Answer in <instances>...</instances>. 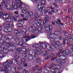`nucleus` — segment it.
Returning a JSON list of instances; mask_svg holds the SVG:
<instances>
[{
    "label": "nucleus",
    "mask_w": 73,
    "mask_h": 73,
    "mask_svg": "<svg viewBox=\"0 0 73 73\" xmlns=\"http://www.w3.org/2000/svg\"><path fill=\"white\" fill-rule=\"evenodd\" d=\"M43 72L44 73H48L49 72V71L48 69H45L44 70Z\"/></svg>",
    "instance_id": "obj_37"
},
{
    "label": "nucleus",
    "mask_w": 73,
    "mask_h": 73,
    "mask_svg": "<svg viewBox=\"0 0 73 73\" xmlns=\"http://www.w3.org/2000/svg\"><path fill=\"white\" fill-rule=\"evenodd\" d=\"M52 24L54 25L55 24H57L59 27H61V25H64V23H61V20L59 18H58L56 21H52Z\"/></svg>",
    "instance_id": "obj_9"
},
{
    "label": "nucleus",
    "mask_w": 73,
    "mask_h": 73,
    "mask_svg": "<svg viewBox=\"0 0 73 73\" xmlns=\"http://www.w3.org/2000/svg\"><path fill=\"white\" fill-rule=\"evenodd\" d=\"M24 50H25V52H29V48H26L25 49H24Z\"/></svg>",
    "instance_id": "obj_53"
},
{
    "label": "nucleus",
    "mask_w": 73,
    "mask_h": 73,
    "mask_svg": "<svg viewBox=\"0 0 73 73\" xmlns=\"http://www.w3.org/2000/svg\"><path fill=\"white\" fill-rule=\"evenodd\" d=\"M44 56H47L48 54V51L46 50L45 51V53L44 54Z\"/></svg>",
    "instance_id": "obj_39"
},
{
    "label": "nucleus",
    "mask_w": 73,
    "mask_h": 73,
    "mask_svg": "<svg viewBox=\"0 0 73 73\" xmlns=\"http://www.w3.org/2000/svg\"><path fill=\"white\" fill-rule=\"evenodd\" d=\"M26 39H25L26 42H27L30 40H31L32 38H35V36H33L32 35H31L28 36H25Z\"/></svg>",
    "instance_id": "obj_14"
},
{
    "label": "nucleus",
    "mask_w": 73,
    "mask_h": 73,
    "mask_svg": "<svg viewBox=\"0 0 73 73\" xmlns=\"http://www.w3.org/2000/svg\"><path fill=\"white\" fill-rule=\"evenodd\" d=\"M9 16L11 17L12 18V17H13V15L12 14H9Z\"/></svg>",
    "instance_id": "obj_61"
},
{
    "label": "nucleus",
    "mask_w": 73,
    "mask_h": 73,
    "mask_svg": "<svg viewBox=\"0 0 73 73\" xmlns=\"http://www.w3.org/2000/svg\"><path fill=\"white\" fill-rule=\"evenodd\" d=\"M32 70H33V72H35V71H36V69L35 67H34L32 68Z\"/></svg>",
    "instance_id": "obj_44"
},
{
    "label": "nucleus",
    "mask_w": 73,
    "mask_h": 73,
    "mask_svg": "<svg viewBox=\"0 0 73 73\" xmlns=\"http://www.w3.org/2000/svg\"><path fill=\"white\" fill-rule=\"evenodd\" d=\"M21 64L22 65H24L27 61V58H21Z\"/></svg>",
    "instance_id": "obj_18"
},
{
    "label": "nucleus",
    "mask_w": 73,
    "mask_h": 73,
    "mask_svg": "<svg viewBox=\"0 0 73 73\" xmlns=\"http://www.w3.org/2000/svg\"><path fill=\"white\" fill-rule=\"evenodd\" d=\"M42 68L41 67H40L38 68V71L39 73H41L42 72Z\"/></svg>",
    "instance_id": "obj_38"
},
{
    "label": "nucleus",
    "mask_w": 73,
    "mask_h": 73,
    "mask_svg": "<svg viewBox=\"0 0 73 73\" xmlns=\"http://www.w3.org/2000/svg\"><path fill=\"white\" fill-rule=\"evenodd\" d=\"M1 4H2V7L4 8H7L8 9H11V7L9 4L6 3L5 1L3 0L1 3Z\"/></svg>",
    "instance_id": "obj_8"
},
{
    "label": "nucleus",
    "mask_w": 73,
    "mask_h": 73,
    "mask_svg": "<svg viewBox=\"0 0 73 73\" xmlns=\"http://www.w3.org/2000/svg\"><path fill=\"white\" fill-rule=\"evenodd\" d=\"M15 61V66H18L20 64L19 61L18 60H15L12 59L11 61L10 60H7L6 62L3 63V65L4 66L5 68L3 70V72H5V73H9L8 72V68H9L11 66H12L13 65V61Z\"/></svg>",
    "instance_id": "obj_4"
},
{
    "label": "nucleus",
    "mask_w": 73,
    "mask_h": 73,
    "mask_svg": "<svg viewBox=\"0 0 73 73\" xmlns=\"http://www.w3.org/2000/svg\"><path fill=\"white\" fill-rule=\"evenodd\" d=\"M59 39L60 40H62V37L61 36H59Z\"/></svg>",
    "instance_id": "obj_64"
},
{
    "label": "nucleus",
    "mask_w": 73,
    "mask_h": 73,
    "mask_svg": "<svg viewBox=\"0 0 73 73\" xmlns=\"http://www.w3.org/2000/svg\"><path fill=\"white\" fill-rule=\"evenodd\" d=\"M45 4H46V1H45V0H41V3H39L38 6L39 5H39H40V6H42V5H45Z\"/></svg>",
    "instance_id": "obj_23"
},
{
    "label": "nucleus",
    "mask_w": 73,
    "mask_h": 73,
    "mask_svg": "<svg viewBox=\"0 0 73 73\" xmlns=\"http://www.w3.org/2000/svg\"><path fill=\"white\" fill-rule=\"evenodd\" d=\"M24 5V4L22 3L21 0H15V2H12V6L13 7L14 9H17Z\"/></svg>",
    "instance_id": "obj_5"
},
{
    "label": "nucleus",
    "mask_w": 73,
    "mask_h": 73,
    "mask_svg": "<svg viewBox=\"0 0 73 73\" xmlns=\"http://www.w3.org/2000/svg\"><path fill=\"white\" fill-rule=\"evenodd\" d=\"M38 13L37 11H36L34 14V16L35 17L33 18V19L35 20H36L38 17Z\"/></svg>",
    "instance_id": "obj_20"
},
{
    "label": "nucleus",
    "mask_w": 73,
    "mask_h": 73,
    "mask_svg": "<svg viewBox=\"0 0 73 73\" xmlns=\"http://www.w3.org/2000/svg\"><path fill=\"white\" fill-rule=\"evenodd\" d=\"M54 65L56 67V68H55V69H57V71L58 73H61V72H60V68H61V66L58 65H57V64H54Z\"/></svg>",
    "instance_id": "obj_15"
},
{
    "label": "nucleus",
    "mask_w": 73,
    "mask_h": 73,
    "mask_svg": "<svg viewBox=\"0 0 73 73\" xmlns=\"http://www.w3.org/2000/svg\"><path fill=\"white\" fill-rule=\"evenodd\" d=\"M54 10H51V11H49L48 13V15H51L52 14V13H54Z\"/></svg>",
    "instance_id": "obj_40"
},
{
    "label": "nucleus",
    "mask_w": 73,
    "mask_h": 73,
    "mask_svg": "<svg viewBox=\"0 0 73 73\" xmlns=\"http://www.w3.org/2000/svg\"><path fill=\"white\" fill-rule=\"evenodd\" d=\"M57 69H56V68H54L53 69H51L50 71V72H52V73H54V72L56 73H58L57 71Z\"/></svg>",
    "instance_id": "obj_25"
},
{
    "label": "nucleus",
    "mask_w": 73,
    "mask_h": 73,
    "mask_svg": "<svg viewBox=\"0 0 73 73\" xmlns=\"http://www.w3.org/2000/svg\"><path fill=\"white\" fill-rule=\"evenodd\" d=\"M14 58L16 60H18L19 58V54H15L14 55Z\"/></svg>",
    "instance_id": "obj_29"
},
{
    "label": "nucleus",
    "mask_w": 73,
    "mask_h": 73,
    "mask_svg": "<svg viewBox=\"0 0 73 73\" xmlns=\"http://www.w3.org/2000/svg\"><path fill=\"white\" fill-rule=\"evenodd\" d=\"M16 32H16L15 33L16 36H19L20 35V32L18 30H16Z\"/></svg>",
    "instance_id": "obj_34"
},
{
    "label": "nucleus",
    "mask_w": 73,
    "mask_h": 73,
    "mask_svg": "<svg viewBox=\"0 0 73 73\" xmlns=\"http://www.w3.org/2000/svg\"><path fill=\"white\" fill-rule=\"evenodd\" d=\"M18 25L21 27H23V24H22L21 23H18Z\"/></svg>",
    "instance_id": "obj_46"
},
{
    "label": "nucleus",
    "mask_w": 73,
    "mask_h": 73,
    "mask_svg": "<svg viewBox=\"0 0 73 73\" xmlns=\"http://www.w3.org/2000/svg\"><path fill=\"white\" fill-rule=\"evenodd\" d=\"M54 12H55V13H58V9H56L54 10Z\"/></svg>",
    "instance_id": "obj_48"
},
{
    "label": "nucleus",
    "mask_w": 73,
    "mask_h": 73,
    "mask_svg": "<svg viewBox=\"0 0 73 73\" xmlns=\"http://www.w3.org/2000/svg\"><path fill=\"white\" fill-rule=\"evenodd\" d=\"M22 47H21V48H19L18 47L16 50V51H17V52H21V51H22V52H23L24 51H23V49Z\"/></svg>",
    "instance_id": "obj_27"
},
{
    "label": "nucleus",
    "mask_w": 73,
    "mask_h": 73,
    "mask_svg": "<svg viewBox=\"0 0 73 73\" xmlns=\"http://www.w3.org/2000/svg\"><path fill=\"white\" fill-rule=\"evenodd\" d=\"M34 21L33 20H31L29 21V23L31 25H34Z\"/></svg>",
    "instance_id": "obj_33"
},
{
    "label": "nucleus",
    "mask_w": 73,
    "mask_h": 73,
    "mask_svg": "<svg viewBox=\"0 0 73 73\" xmlns=\"http://www.w3.org/2000/svg\"><path fill=\"white\" fill-rule=\"evenodd\" d=\"M54 35L53 34H50L49 36L50 38H51L52 37H54Z\"/></svg>",
    "instance_id": "obj_47"
},
{
    "label": "nucleus",
    "mask_w": 73,
    "mask_h": 73,
    "mask_svg": "<svg viewBox=\"0 0 73 73\" xmlns=\"http://www.w3.org/2000/svg\"><path fill=\"white\" fill-rule=\"evenodd\" d=\"M31 46L33 48H35V49H37L38 51H40L38 50L39 46V47H41L42 48H47L49 53H51L54 50V48H53V46H50V44L49 43H40L39 44V45L38 43L32 44H31Z\"/></svg>",
    "instance_id": "obj_3"
},
{
    "label": "nucleus",
    "mask_w": 73,
    "mask_h": 73,
    "mask_svg": "<svg viewBox=\"0 0 73 73\" xmlns=\"http://www.w3.org/2000/svg\"><path fill=\"white\" fill-rule=\"evenodd\" d=\"M23 54V57H28V56H29V54H28V53L27 52L25 51V50L24 51Z\"/></svg>",
    "instance_id": "obj_21"
},
{
    "label": "nucleus",
    "mask_w": 73,
    "mask_h": 73,
    "mask_svg": "<svg viewBox=\"0 0 73 73\" xmlns=\"http://www.w3.org/2000/svg\"><path fill=\"white\" fill-rule=\"evenodd\" d=\"M29 72L28 71L26 70H24L23 71V73H28Z\"/></svg>",
    "instance_id": "obj_51"
},
{
    "label": "nucleus",
    "mask_w": 73,
    "mask_h": 73,
    "mask_svg": "<svg viewBox=\"0 0 73 73\" xmlns=\"http://www.w3.org/2000/svg\"><path fill=\"white\" fill-rule=\"evenodd\" d=\"M40 59L38 58H37L36 59V62L37 63H39V62H40Z\"/></svg>",
    "instance_id": "obj_42"
},
{
    "label": "nucleus",
    "mask_w": 73,
    "mask_h": 73,
    "mask_svg": "<svg viewBox=\"0 0 73 73\" xmlns=\"http://www.w3.org/2000/svg\"><path fill=\"white\" fill-rule=\"evenodd\" d=\"M56 62L57 63L59 64L60 63V65H62V64H64L65 62V61L63 59H62L60 60L59 59L56 60Z\"/></svg>",
    "instance_id": "obj_16"
},
{
    "label": "nucleus",
    "mask_w": 73,
    "mask_h": 73,
    "mask_svg": "<svg viewBox=\"0 0 73 73\" xmlns=\"http://www.w3.org/2000/svg\"><path fill=\"white\" fill-rule=\"evenodd\" d=\"M3 38V35H2V34L0 33V38Z\"/></svg>",
    "instance_id": "obj_62"
},
{
    "label": "nucleus",
    "mask_w": 73,
    "mask_h": 73,
    "mask_svg": "<svg viewBox=\"0 0 73 73\" xmlns=\"http://www.w3.org/2000/svg\"><path fill=\"white\" fill-rule=\"evenodd\" d=\"M57 58V57L56 56L55 57H54L52 58L51 59V62H53L54 60H55V59H56Z\"/></svg>",
    "instance_id": "obj_36"
},
{
    "label": "nucleus",
    "mask_w": 73,
    "mask_h": 73,
    "mask_svg": "<svg viewBox=\"0 0 73 73\" xmlns=\"http://www.w3.org/2000/svg\"><path fill=\"white\" fill-rule=\"evenodd\" d=\"M53 67V64H51L49 66V68H52Z\"/></svg>",
    "instance_id": "obj_50"
},
{
    "label": "nucleus",
    "mask_w": 73,
    "mask_h": 73,
    "mask_svg": "<svg viewBox=\"0 0 73 73\" xmlns=\"http://www.w3.org/2000/svg\"><path fill=\"white\" fill-rule=\"evenodd\" d=\"M16 17H12V19H13V20L14 21H17V19L16 18Z\"/></svg>",
    "instance_id": "obj_49"
},
{
    "label": "nucleus",
    "mask_w": 73,
    "mask_h": 73,
    "mask_svg": "<svg viewBox=\"0 0 73 73\" xmlns=\"http://www.w3.org/2000/svg\"><path fill=\"white\" fill-rule=\"evenodd\" d=\"M70 48L71 50H73V46H70Z\"/></svg>",
    "instance_id": "obj_55"
},
{
    "label": "nucleus",
    "mask_w": 73,
    "mask_h": 73,
    "mask_svg": "<svg viewBox=\"0 0 73 73\" xmlns=\"http://www.w3.org/2000/svg\"><path fill=\"white\" fill-rule=\"evenodd\" d=\"M28 66V64L27 63H26L24 64L23 65V67L25 68V67H27Z\"/></svg>",
    "instance_id": "obj_52"
},
{
    "label": "nucleus",
    "mask_w": 73,
    "mask_h": 73,
    "mask_svg": "<svg viewBox=\"0 0 73 73\" xmlns=\"http://www.w3.org/2000/svg\"><path fill=\"white\" fill-rule=\"evenodd\" d=\"M5 19L6 21L7 22H9V23H11L12 21V19L10 17H9V15H8V17L7 18H5Z\"/></svg>",
    "instance_id": "obj_19"
},
{
    "label": "nucleus",
    "mask_w": 73,
    "mask_h": 73,
    "mask_svg": "<svg viewBox=\"0 0 73 73\" xmlns=\"http://www.w3.org/2000/svg\"><path fill=\"white\" fill-rule=\"evenodd\" d=\"M41 51H38L37 49H35V52L34 56L30 55L28 59L29 61L31 60H34L36 59V58L38 57V54H41Z\"/></svg>",
    "instance_id": "obj_6"
},
{
    "label": "nucleus",
    "mask_w": 73,
    "mask_h": 73,
    "mask_svg": "<svg viewBox=\"0 0 73 73\" xmlns=\"http://www.w3.org/2000/svg\"><path fill=\"white\" fill-rule=\"evenodd\" d=\"M67 8L68 9V10H69V9H70V5H67Z\"/></svg>",
    "instance_id": "obj_57"
},
{
    "label": "nucleus",
    "mask_w": 73,
    "mask_h": 73,
    "mask_svg": "<svg viewBox=\"0 0 73 73\" xmlns=\"http://www.w3.org/2000/svg\"><path fill=\"white\" fill-rule=\"evenodd\" d=\"M53 4L55 7L56 8H57V4H56L55 3H53Z\"/></svg>",
    "instance_id": "obj_54"
},
{
    "label": "nucleus",
    "mask_w": 73,
    "mask_h": 73,
    "mask_svg": "<svg viewBox=\"0 0 73 73\" xmlns=\"http://www.w3.org/2000/svg\"><path fill=\"white\" fill-rule=\"evenodd\" d=\"M4 16L5 17H7V16H9V14H8L7 13H5L4 14H3V13L0 12V18H2V17H4Z\"/></svg>",
    "instance_id": "obj_17"
},
{
    "label": "nucleus",
    "mask_w": 73,
    "mask_h": 73,
    "mask_svg": "<svg viewBox=\"0 0 73 73\" xmlns=\"http://www.w3.org/2000/svg\"><path fill=\"white\" fill-rule=\"evenodd\" d=\"M25 8H22V9H21L22 13H24V14H26V13H27L28 16H29L31 17H33V13H32V11H29V12H27V11L25 10Z\"/></svg>",
    "instance_id": "obj_10"
},
{
    "label": "nucleus",
    "mask_w": 73,
    "mask_h": 73,
    "mask_svg": "<svg viewBox=\"0 0 73 73\" xmlns=\"http://www.w3.org/2000/svg\"><path fill=\"white\" fill-rule=\"evenodd\" d=\"M20 16L22 17H24L23 19H18V22H20V23H22L23 24H24V21H27L28 20V17H26L24 18V15L23 14H20Z\"/></svg>",
    "instance_id": "obj_11"
},
{
    "label": "nucleus",
    "mask_w": 73,
    "mask_h": 73,
    "mask_svg": "<svg viewBox=\"0 0 73 73\" xmlns=\"http://www.w3.org/2000/svg\"><path fill=\"white\" fill-rule=\"evenodd\" d=\"M9 41V39H6L5 40V42L4 41V40L3 39H1L0 40V43L1 44H4L5 42H8Z\"/></svg>",
    "instance_id": "obj_26"
},
{
    "label": "nucleus",
    "mask_w": 73,
    "mask_h": 73,
    "mask_svg": "<svg viewBox=\"0 0 73 73\" xmlns=\"http://www.w3.org/2000/svg\"><path fill=\"white\" fill-rule=\"evenodd\" d=\"M6 48H5L4 47H2V46L1 45V44H0V52H1V51L2 52H4V50H7L8 49V48H7V46H6Z\"/></svg>",
    "instance_id": "obj_22"
},
{
    "label": "nucleus",
    "mask_w": 73,
    "mask_h": 73,
    "mask_svg": "<svg viewBox=\"0 0 73 73\" xmlns=\"http://www.w3.org/2000/svg\"><path fill=\"white\" fill-rule=\"evenodd\" d=\"M62 0H56L55 1V2L56 3H59V4H62Z\"/></svg>",
    "instance_id": "obj_32"
},
{
    "label": "nucleus",
    "mask_w": 73,
    "mask_h": 73,
    "mask_svg": "<svg viewBox=\"0 0 73 73\" xmlns=\"http://www.w3.org/2000/svg\"><path fill=\"white\" fill-rule=\"evenodd\" d=\"M48 68V65H47V64H46L44 66V69H46V68Z\"/></svg>",
    "instance_id": "obj_63"
},
{
    "label": "nucleus",
    "mask_w": 73,
    "mask_h": 73,
    "mask_svg": "<svg viewBox=\"0 0 73 73\" xmlns=\"http://www.w3.org/2000/svg\"><path fill=\"white\" fill-rule=\"evenodd\" d=\"M54 34L55 35H56V36H58V35H60V34H61L60 32L58 31H55L54 32Z\"/></svg>",
    "instance_id": "obj_30"
},
{
    "label": "nucleus",
    "mask_w": 73,
    "mask_h": 73,
    "mask_svg": "<svg viewBox=\"0 0 73 73\" xmlns=\"http://www.w3.org/2000/svg\"><path fill=\"white\" fill-rule=\"evenodd\" d=\"M65 39V40H66L67 41H68V40H69V38L68 37H66Z\"/></svg>",
    "instance_id": "obj_59"
},
{
    "label": "nucleus",
    "mask_w": 73,
    "mask_h": 73,
    "mask_svg": "<svg viewBox=\"0 0 73 73\" xmlns=\"http://www.w3.org/2000/svg\"><path fill=\"white\" fill-rule=\"evenodd\" d=\"M62 44L63 45H65V44H66V40H65V38H64L62 39Z\"/></svg>",
    "instance_id": "obj_35"
},
{
    "label": "nucleus",
    "mask_w": 73,
    "mask_h": 73,
    "mask_svg": "<svg viewBox=\"0 0 73 73\" xmlns=\"http://www.w3.org/2000/svg\"><path fill=\"white\" fill-rule=\"evenodd\" d=\"M14 40L15 42H19V38L17 37H16L15 38H14Z\"/></svg>",
    "instance_id": "obj_31"
},
{
    "label": "nucleus",
    "mask_w": 73,
    "mask_h": 73,
    "mask_svg": "<svg viewBox=\"0 0 73 73\" xmlns=\"http://www.w3.org/2000/svg\"><path fill=\"white\" fill-rule=\"evenodd\" d=\"M51 19V17L46 15L45 17V19L43 21L41 20H37V22L38 24V25H36V27L34 30L33 29V27H31L30 28V29H31L33 33H37L39 32V31H41L42 29H46V31L47 33H51L52 26V25H49L50 23L49 20Z\"/></svg>",
    "instance_id": "obj_1"
},
{
    "label": "nucleus",
    "mask_w": 73,
    "mask_h": 73,
    "mask_svg": "<svg viewBox=\"0 0 73 73\" xmlns=\"http://www.w3.org/2000/svg\"><path fill=\"white\" fill-rule=\"evenodd\" d=\"M63 33H64L65 35L66 36V34L67 33V31H63Z\"/></svg>",
    "instance_id": "obj_60"
},
{
    "label": "nucleus",
    "mask_w": 73,
    "mask_h": 73,
    "mask_svg": "<svg viewBox=\"0 0 73 73\" xmlns=\"http://www.w3.org/2000/svg\"><path fill=\"white\" fill-rule=\"evenodd\" d=\"M6 45L7 48V50H15L16 48V46L14 45L11 42H8L6 44Z\"/></svg>",
    "instance_id": "obj_7"
},
{
    "label": "nucleus",
    "mask_w": 73,
    "mask_h": 73,
    "mask_svg": "<svg viewBox=\"0 0 73 73\" xmlns=\"http://www.w3.org/2000/svg\"><path fill=\"white\" fill-rule=\"evenodd\" d=\"M52 44L56 49L58 50L60 48L58 53L56 54V56H58V57L60 54H63L64 56H68V54H70V51L68 49L62 51V47H61L62 44L59 41H56V42H52Z\"/></svg>",
    "instance_id": "obj_2"
},
{
    "label": "nucleus",
    "mask_w": 73,
    "mask_h": 73,
    "mask_svg": "<svg viewBox=\"0 0 73 73\" xmlns=\"http://www.w3.org/2000/svg\"><path fill=\"white\" fill-rule=\"evenodd\" d=\"M25 11H26V10H25V9H28V10H29V7L28 6H27V7H25Z\"/></svg>",
    "instance_id": "obj_58"
},
{
    "label": "nucleus",
    "mask_w": 73,
    "mask_h": 73,
    "mask_svg": "<svg viewBox=\"0 0 73 73\" xmlns=\"http://www.w3.org/2000/svg\"><path fill=\"white\" fill-rule=\"evenodd\" d=\"M55 36H54L50 38V40H51V41H55Z\"/></svg>",
    "instance_id": "obj_41"
},
{
    "label": "nucleus",
    "mask_w": 73,
    "mask_h": 73,
    "mask_svg": "<svg viewBox=\"0 0 73 73\" xmlns=\"http://www.w3.org/2000/svg\"><path fill=\"white\" fill-rule=\"evenodd\" d=\"M17 45H19L22 47H24V43L22 42H19L18 43H17Z\"/></svg>",
    "instance_id": "obj_28"
},
{
    "label": "nucleus",
    "mask_w": 73,
    "mask_h": 73,
    "mask_svg": "<svg viewBox=\"0 0 73 73\" xmlns=\"http://www.w3.org/2000/svg\"><path fill=\"white\" fill-rule=\"evenodd\" d=\"M58 57L60 59H62L64 58V55H60L58 56Z\"/></svg>",
    "instance_id": "obj_43"
},
{
    "label": "nucleus",
    "mask_w": 73,
    "mask_h": 73,
    "mask_svg": "<svg viewBox=\"0 0 73 73\" xmlns=\"http://www.w3.org/2000/svg\"><path fill=\"white\" fill-rule=\"evenodd\" d=\"M50 58V55L48 56L47 57H46L45 58V60H49Z\"/></svg>",
    "instance_id": "obj_45"
},
{
    "label": "nucleus",
    "mask_w": 73,
    "mask_h": 73,
    "mask_svg": "<svg viewBox=\"0 0 73 73\" xmlns=\"http://www.w3.org/2000/svg\"><path fill=\"white\" fill-rule=\"evenodd\" d=\"M5 30H4V32L5 33H8V32L10 33L12 31V28L11 27H8L6 28H5Z\"/></svg>",
    "instance_id": "obj_13"
},
{
    "label": "nucleus",
    "mask_w": 73,
    "mask_h": 73,
    "mask_svg": "<svg viewBox=\"0 0 73 73\" xmlns=\"http://www.w3.org/2000/svg\"><path fill=\"white\" fill-rule=\"evenodd\" d=\"M72 38H70V40H69L70 42H72L73 41V38H72V36H71Z\"/></svg>",
    "instance_id": "obj_56"
},
{
    "label": "nucleus",
    "mask_w": 73,
    "mask_h": 73,
    "mask_svg": "<svg viewBox=\"0 0 73 73\" xmlns=\"http://www.w3.org/2000/svg\"><path fill=\"white\" fill-rule=\"evenodd\" d=\"M14 13L15 14V17H16V18H17V19H18L20 17H19V15L18 14H19V11H14Z\"/></svg>",
    "instance_id": "obj_24"
},
{
    "label": "nucleus",
    "mask_w": 73,
    "mask_h": 73,
    "mask_svg": "<svg viewBox=\"0 0 73 73\" xmlns=\"http://www.w3.org/2000/svg\"><path fill=\"white\" fill-rule=\"evenodd\" d=\"M39 5L37 7V9H39V11L41 12H42V13L44 12V13H48V11L46 10H45V7L44 6H43L42 7H40L39 8Z\"/></svg>",
    "instance_id": "obj_12"
}]
</instances>
